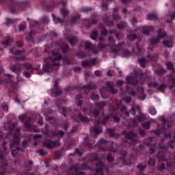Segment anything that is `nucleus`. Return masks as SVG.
Masks as SVG:
<instances>
[{
  "label": "nucleus",
  "mask_w": 175,
  "mask_h": 175,
  "mask_svg": "<svg viewBox=\"0 0 175 175\" xmlns=\"http://www.w3.org/2000/svg\"><path fill=\"white\" fill-rule=\"evenodd\" d=\"M4 127L9 128L10 132L14 133L13 140L12 141V144L10 146L12 150V154L14 157L20 151V148L17 147L20 144V137H18V135H20V129L16 126V123L11 122L5 123Z\"/></svg>",
  "instance_id": "1"
},
{
  "label": "nucleus",
  "mask_w": 175,
  "mask_h": 175,
  "mask_svg": "<svg viewBox=\"0 0 175 175\" xmlns=\"http://www.w3.org/2000/svg\"><path fill=\"white\" fill-rule=\"evenodd\" d=\"M51 55L52 57H48L44 60L43 70L44 72H53L54 69H56V66H59L61 64L62 56L58 51H52Z\"/></svg>",
  "instance_id": "2"
},
{
  "label": "nucleus",
  "mask_w": 175,
  "mask_h": 175,
  "mask_svg": "<svg viewBox=\"0 0 175 175\" xmlns=\"http://www.w3.org/2000/svg\"><path fill=\"white\" fill-rule=\"evenodd\" d=\"M6 142H3V148L4 151L0 150V175L5 174V167L8 166V161L5 157L8 155V152H6V146L5 145Z\"/></svg>",
  "instance_id": "3"
},
{
  "label": "nucleus",
  "mask_w": 175,
  "mask_h": 175,
  "mask_svg": "<svg viewBox=\"0 0 175 175\" xmlns=\"http://www.w3.org/2000/svg\"><path fill=\"white\" fill-rule=\"evenodd\" d=\"M109 46L112 50V53H115V54H118V51H120V50H122L125 42H120L118 44V45H116V40H114V38L113 37H109Z\"/></svg>",
  "instance_id": "4"
},
{
  "label": "nucleus",
  "mask_w": 175,
  "mask_h": 175,
  "mask_svg": "<svg viewBox=\"0 0 175 175\" xmlns=\"http://www.w3.org/2000/svg\"><path fill=\"white\" fill-rule=\"evenodd\" d=\"M143 72H137L135 77L129 76L126 78V81L129 84H132V85H136L137 84V79H140V80H143Z\"/></svg>",
  "instance_id": "5"
},
{
  "label": "nucleus",
  "mask_w": 175,
  "mask_h": 175,
  "mask_svg": "<svg viewBox=\"0 0 175 175\" xmlns=\"http://www.w3.org/2000/svg\"><path fill=\"white\" fill-rule=\"evenodd\" d=\"M164 38H166V33L165 32V30L163 29H160L158 31L157 38H152L150 43L152 45L156 44V43H159L161 39H164Z\"/></svg>",
  "instance_id": "6"
},
{
  "label": "nucleus",
  "mask_w": 175,
  "mask_h": 175,
  "mask_svg": "<svg viewBox=\"0 0 175 175\" xmlns=\"http://www.w3.org/2000/svg\"><path fill=\"white\" fill-rule=\"evenodd\" d=\"M21 68H25L26 69H31L32 68V65L28 64H23L21 63L20 65V67L18 66H12L10 67V69L12 70V72H15L16 73H18L21 72Z\"/></svg>",
  "instance_id": "7"
},
{
  "label": "nucleus",
  "mask_w": 175,
  "mask_h": 175,
  "mask_svg": "<svg viewBox=\"0 0 175 175\" xmlns=\"http://www.w3.org/2000/svg\"><path fill=\"white\" fill-rule=\"evenodd\" d=\"M44 147H46V148H54V147H59L61 146V144L59 142H51L50 140H47L43 142Z\"/></svg>",
  "instance_id": "8"
},
{
  "label": "nucleus",
  "mask_w": 175,
  "mask_h": 175,
  "mask_svg": "<svg viewBox=\"0 0 175 175\" xmlns=\"http://www.w3.org/2000/svg\"><path fill=\"white\" fill-rule=\"evenodd\" d=\"M137 31H142V33H144V35H148V33H150V32H151V31H154V27H152V26H150V27H138L135 30V32H137Z\"/></svg>",
  "instance_id": "9"
},
{
  "label": "nucleus",
  "mask_w": 175,
  "mask_h": 175,
  "mask_svg": "<svg viewBox=\"0 0 175 175\" xmlns=\"http://www.w3.org/2000/svg\"><path fill=\"white\" fill-rule=\"evenodd\" d=\"M122 133H123L124 136H125V137L129 139V140H131L133 143H135V142H136V135L135 133H133V132L130 131L129 133H126V131H123Z\"/></svg>",
  "instance_id": "10"
},
{
  "label": "nucleus",
  "mask_w": 175,
  "mask_h": 175,
  "mask_svg": "<svg viewBox=\"0 0 175 175\" xmlns=\"http://www.w3.org/2000/svg\"><path fill=\"white\" fill-rule=\"evenodd\" d=\"M85 45L87 50H88L89 51H92L94 54H98V50H96V48H95L94 45H92L91 44V42L90 41L85 42Z\"/></svg>",
  "instance_id": "11"
},
{
  "label": "nucleus",
  "mask_w": 175,
  "mask_h": 175,
  "mask_svg": "<svg viewBox=\"0 0 175 175\" xmlns=\"http://www.w3.org/2000/svg\"><path fill=\"white\" fill-rule=\"evenodd\" d=\"M51 95H55V96H58L59 94H61V89L58 88V81H55L54 84V89L51 90Z\"/></svg>",
  "instance_id": "12"
},
{
  "label": "nucleus",
  "mask_w": 175,
  "mask_h": 175,
  "mask_svg": "<svg viewBox=\"0 0 175 175\" xmlns=\"http://www.w3.org/2000/svg\"><path fill=\"white\" fill-rule=\"evenodd\" d=\"M95 64H96V59H93L91 60H86L82 62V66L84 68H87L88 66H95Z\"/></svg>",
  "instance_id": "13"
},
{
  "label": "nucleus",
  "mask_w": 175,
  "mask_h": 175,
  "mask_svg": "<svg viewBox=\"0 0 175 175\" xmlns=\"http://www.w3.org/2000/svg\"><path fill=\"white\" fill-rule=\"evenodd\" d=\"M106 85H107L109 91L111 94H117V92H118V91L117 90L114 89V83H113V82H107Z\"/></svg>",
  "instance_id": "14"
},
{
  "label": "nucleus",
  "mask_w": 175,
  "mask_h": 175,
  "mask_svg": "<svg viewBox=\"0 0 175 175\" xmlns=\"http://www.w3.org/2000/svg\"><path fill=\"white\" fill-rule=\"evenodd\" d=\"M138 91V98L141 100H144L146 99V94H144V89L143 88H140L139 89H137Z\"/></svg>",
  "instance_id": "15"
},
{
  "label": "nucleus",
  "mask_w": 175,
  "mask_h": 175,
  "mask_svg": "<svg viewBox=\"0 0 175 175\" xmlns=\"http://www.w3.org/2000/svg\"><path fill=\"white\" fill-rule=\"evenodd\" d=\"M100 92L101 94L102 98L104 99H106L107 98L109 97V91L106 89L105 87L102 88L100 89Z\"/></svg>",
  "instance_id": "16"
},
{
  "label": "nucleus",
  "mask_w": 175,
  "mask_h": 175,
  "mask_svg": "<svg viewBox=\"0 0 175 175\" xmlns=\"http://www.w3.org/2000/svg\"><path fill=\"white\" fill-rule=\"evenodd\" d=\"M159 118H160L161 121H162V122H164L163 124V129H167V128H170V123L169 121L165 120V117L160 116Z\"/></svg>",
  "instance_id": "17"
},
{
  "label": "nucleus",
  "mask_w": 175,
  "mask_h": 175,
  "mask_svg": "<svg viewBox=\"0 0 175 175\" xmlns=\"http://www.w3.org/2000/svg\"><path fill=\"white\" fill-rule=\"evenodd\" d=\"M16 85H17V83H12V86L8 90L10 94H17V91H18V88Z\"/></svg>",
  "instance_id": "18"
},
{
  "label": "nucleus",
  "mask_w": 175,
  "mask_h": 175,
  "mask_svg": "<svg viewBox=\"0 0 175 175\" xmlns=\"http://www.w3.org/2000/svg\"><path fill=\"white\" fill-rule=\"evenodd\" d=\"M173 45H174V43L172 38H168L167 40H165L163 42V46L165 47H172Z\"/></svg>",
  "instance_id": "19"
},
{
  "label": "nucleus",
  "mask_w": 175,
  "mask_h": 175,
  "mask_svg": "<svg viewBox=\"0 0 175 175\" xmlns=\"http://www.w3.org/2000/svg\"><path fill=\"white\" fill-rule=\"evenodd\" d=\"M67 39L71 46H75V44H76V43L77 42V38L75 36L67 37Z\"/></svg>",
  "instance_id": "20"
},
{
  "label": "nucleus",
  "mask_w": 175,
  "mask_h": 175,
  "mask_svg": "<svg viewBox=\"0 0 175 175\" xmlns=\"http://www.w3.org/2000/svg\"><path fill=\"white\" fill-rule=\"evenodd\" d=\"M103 170V163L102 161H100L98 164L96 165V173H102V170Z\"/></svg>",
  "instance_id": "21"
},
{
  "label": "nucleus",
  "mask_w": 175,
  "mask_h": 175,
  "mask_svg": "<svg viewBox=\"0 0 175 175\" xmlns=\"http://www.w3.org/2000/svg\"><path fill=\"white\" fill-rule=\"evenodd\" d=\"M56 106L58 108L59 113H61L62 116H64V117H66V113H65V112L66 111V108L64 107H59V105L57 103H56Z\"/></svg>",
  "instance_id": "22"
},
{
  "label": "nucleus",
  "mask_w": 175,
  "mask_h": 175,
  "mask_svg": "<svg viewBox=\"0 0 175 175\" xmlns=\"http://www.w3.org/2000/svg\"><path fill=\"white\" fill-rule=\"evenodd\" d=\"M52 17L53 18V21H54L55 24H58L59 23L63 22V20L61 19V18L55 16V15H54V14H52Z\"/></svg>",
  "instance_id": "23"
},
{
  "label": "nucleus",
  "mask_w": 175,
  "mask_h": 175,
  "mask_svg": "<svg viewBox=\"0 0 175 175\" xmlns=\"http://www.w3.org/2000/svg\"><path fill=\"white\" fill-rule=\"evenodd\" d=\"M90 117H98V116H99V111H96V110H93V109H91L90 111Z\"/></svg>",
  "instance_id": "24"
},
{
  "label": "nucleus",
  "mask_w": 175,
  "mask_h": 175,
  "mask_svg": "<svg viewBox=\"0 0 175 175\" xmlns=\"http://www.w3.org/2000/svg\"><path fill=\"white\" fill-rule=\"evenodd\" d=\"M94 87L95 86L94 85L88 84L86 86H83V89L84 90V91H85L87 94V91H91V90H94Z\"/></svg>",
  "instance_id": "25"
},
{
  "label": "nucleus",
  "mask_w": 175,
  "mask_h": 175,
  "mask_svg": "<svg viewBox=\"0 0 175 175\" xmlns=\"http://www.w3.org/2000/svg\"><path fill=\"white\" fill-rule=\"evenodd\" d=\"M78 118L79 120H80L81 121H82L83 122H90V119H88V118L87 117H84L83 116V115L79 114L78 116Z\"/></svg>",
  "instance_id": "26"
},
{
  "label": "nucleus",
  "mask_w": 175,
  "mask_h": 175,
  "mask_svg": "<svg viewBox=\"0 0 175 175\" xmlns=\"http://www.w3.org/2000/svg\"><path fill=\"white\" fill-rule=\"evenodd\" d=\"M135 111L140 112V107L139 106H137L135 108L133 107L131 108V109L130 110V113H131V114H133V116H135V114L136 113Z\"/></svg>",
  "instance_id": "27"
},
{
  "label": "nucleus",
  "mask_w": 175,
  "mask_h": 175,
  "mask_svg": "<svg viewBox=\"0 0 175 175\" xmlns=\"http://www.w3.org/2000/svg\"><path fill=\"white\" fill-rule=\"evenodd\" d=\"M117 27L118 29H124L126 27V23L125 22H121L117 24Z\"/></svg>",
  "instance_id": "28"
},
{
  "label": "nucleus",
  "mask_w": 175,
  "mask_h": 175,
  "mask_svg": "<svg viewBox=\"0 0 175 175\" xmlns=\"http://www.w3.org/2000/svg\"><path fill=\"white\" fill-rule=\"evenodd\" d=\"M138 62L142 68H145L146 62H147V60H146L144 58H142L138 60Z\"/></svg>",
  "instance_id": "29"
},
{
  "label": "nucleus",
  "mask_w": 175,
  "mask_h": 175,
  "mask_svg": "<svg viewBox=\"0 0 175 175\" xmlns=\"http://www.w3.org/2000/svg\"><path fill=\"white\" fill-rule=\"evenodd\" d=\"M137 120L139 122H142L146 120V115L139 113V116L137 117Z\"/></svg>",
  "instance_id": "30"
},
{
  "label": "nucleus",
  "mask_w": 175,
  "mask_h": 175,
  "mask_svg": "<svg viewBox=\"0 0 175 175\" xmlns=\"http://www.w3.org/2000/svg\"><path fill=\"white\" fill-rule=\"evenodd\" d=\"M106 106V103L101 102L96 104V108L98 109V110H100L103 107H105Z\"/></svg>",
  "instance_id": "31"
},
{
  "label": "nucleus",
  "mask_w": 175,
  "mask_h": 175,
  "mask_svg": "<svg viewBox=\"0 0 175 175\" xmlns=\"http://www.w3.org/2000/svg\"><path fill=\"white\" fill-rule=\"evenodd\" d=\"M61 49L64 53H66L69 49V46H68V44L63 43L61 45Z\"/></svg>",
  "instance_id": "32"
},
{
  "label": "nucleus",
  "mask_w": 175,
  "mask_h": 175,
  "mask_svg": "<svg viewBox=\"0 0 175 175\" xmlns=\"http://www.w3.org/2000/svg\"><path fill=\"white\" fill-rule=\"evenodd\" d=\"M146 17L148 20H157V18H158L157 15L152 14H148Z\"/></svg>",
  "instance_id": "33"
},
{
  "label": "nucleus",
  "mask_w": 175,
  "mask_h": 175,
  "mask_svg": "<svg viewBox=\"0 0 175 175\" xmlns=\"http://www.w3.org/2000/svg\"><path fill=\"white\" fill-rule=\"evenodd\" d=\"M97 36H98V31L94 30L92 33V36H90V38L91 39H92V40H96Z\"/></svg>",
  "instance_id": "34"
},
{
  "label": "nucleus",
  "mask_w": 175,
  "mask_h": 175,
  "mask_svg": "<svg viewBox=\"0 0 175 175\" xmlns=\"http://www.w3.org/2000/svg\"><path fill=\"white\" fill-rule=\"evenodd\" d=\"M166 87V85L162 84L160 86L157 88V91L159 92H163L165 91V88Z\"/></svg>",
  "instance_id": "35"
},
{
  "label": "nucleus",
  "mask_w": 175,
  "mask_h": 175,
  "mask_svg": "<svg viewBox=\"0 0 175 175\" xmlns=\"http://www.w3.org/2000/svg\"><path fill=\"white\" fill-rule=\"evenodd\" d=\"M93 131L96 133V135H99V133H102V129L98 127H94Z\"/></svg>",
  "instance_id": "36"
},
{
  "label": "nucleus",
  "mask_w": 175,
  "mask_h": 175,
  "mask_svg": "<svg viewBox=\"0 0 175 175\" xmlns=\"http://www.w3.org/2000/svg\"><path fill=\"white\" fill-rule=\"evenodd\" d=\"M148 85L149 88H155V87H158V82L149 83Z\"/></svg>",
  "instance_id": "37"
},
{
  "label": "nucleus",
  "mask_w": 175,
  "mask_h": 175,
  "mask_svg": "<svg viewBox=\"0 0 175 175\" xmlns=\"http://www.w3.org/2000/svg\"><path fill=\"white\" fill-rule=\"evenodd\" d=\"M9 42H10V37L8 36L7 40L2 42L3 46L8 47L9 46Z\"/></svg>",
  "instance_id": "38"
},
{
  "label": "nucleus",
  "mask_w": 175,
  "mask_h": 175,
  "mask_svg": "<svg viewBox=\"0 0 175 175\" xmlns=\"http://www.w3.org/2000/svg\"><path fill=\"white\" fill-rule=\"evenodd\" d=\"M64 131H59L57 133H55L53 134V136H57L58 137H62V136H64Z\"/></svg>",
  "instance_id": "39"
},
{
  "label": "nucleus",
  "mask_w": 175,
  "mask_h": 175,
  "mask_svg": "<svg viewBox=\"0 0 175 175\" xmlns=\"http://www.w3.org/2000/svg\"><path fill=\"white\" fill-rule=\"evenodd\" d=\"M91 100H99V95L92 94L91 96Z\"/></svg>",
  "instance_id": "40"
},
{
  "label": "nucleus",
  "mask_w": 175,
  "mask_h": 175,
  "mask_svg": "<svg viewBox=\"0 0 175 175\" xmlns=\"http://www.w3.org/2000/svg\"><path fill=\"white\" fill-rule=\"evenodd\" d=\"M130 125L131 126H136V125H137V122L136 119H131L130 120Z\"/></svg>",
  "instance_id": "41"
},
{
  "label": "nucleus",
  "mask_w": 175,
  "mask_h": 175,
  "mask_svg": "<svg viewBox=\"0 0 175 175\" xmlns=\"http://www.w3.org/2000/svg\"><path fill=\"white\" fill-rule=\"evenodd\" d=\"M1 107L4 111H9V107H8V104L6 103H3L1 105Z\"/></svg>",
  "instance_id": "42"
},
{
  "label": "nucleus",
  "mask_w": 175,
  "mask_h": 175,
  "mask_svg": "<svg viewBox=\"0 0 175 175\" xmlns=\"http://www.w3.org/2000/svg\"><path fill=\"white\" fill-rule=\"evenodd\" d=\"M62 12V16H64V17H65V16H67V14L69 13V12L68 11V10H66V8H64L61 10Z\"/></svg>",
  "instance_id": "43"
},
{
  "label": "nucleus",
  "mask_w": 175,
  "mask_h": 175,
  "mask_svg": "<svg viewBox=\"0 0 175 175\" xmlns=\"http://www.w3.org/2000/svg\"><path fill=\"white\" fill-rule=\"evenodd\" d=\"M137 55H142L144 51L142 48L139 47V44H137Z\"/></svg>",
  "instance_id": "44"
},
{
  "label": "nucleus",
  "mask_w": 175,
  "mask_h": 175,
  "mask_svg": "<svg viewBox=\"0 0 175 175\" xmlns=\"http://www.w3.org/2000/svg\"><path fill=\"white\" fill-rule=\"evenodd\" d=\"M148 164L150 166H154V165H155V158H154V157L150 158L149 159Z\"/></svg>",
  "instance_id": "45"
},
{
  "label": "nucleus",
  "mask_w": 175,
  "mask_h": 175,
  "mask_svg": "<svg viewBox=\"0 0 175 175\" xmlns=\"http://www.w3.org/2000/svg\"><path fill=\"white\" fill-rule=\"evenodd\" d=\"M5 76L8 79V80L5 81V83H10L13 77H12L10 74L5 75Z\"/></svg>",
  "instance_id": "46"
},
{
  "label": "nucleus",
  "mask_w": 175,
  "mask_h": 175,
  "mask_svg": "<svg viewBox=\"0 0 175 175\" xmlns=\"http://www.w3.org/2000/svg\"><path fill=\"white\" fill-rule=\"evenodd\" d=\"M127 38L129 40H135L136 39V34L127 35Z\"/></svg>",
  "instance_id": "47"
},
{
  "label": "nucleus",
  "mask_w": 175,
  "mask_h": 175,
  "mask_svg": "<svg viewBox=\"0 0 175 175\" xmlns=\"http://www.w3.org/2000/svg\"><path fill=\"white\" fill-rule=\"evenodd\" d=\"M82 98L81 95H79L77 96V99H78V103H77V106H81L82 100H81Z\"/></svg>",
  "instance_id": "48"
},
{
  "label": "nucleus",
  "mask_w": 175,
  "mask_h": 175,
  "mask_svg": "<svg viewBox=\"0 0 175 175\" xmlns=\"http://www.w3.org/2000/svg\"><path fill=\"white\" fill-rule=\"evenodd\" d=\"M149 113L152 116H155L157 114V110L154 108H150L149 109Z\"/></svg>",
  "instance_id": "49"
},
{
  "label": "nucleus",
  "mask_w": 175,
  "mask_h": 175,
  "mask_svg": "<svg viewBox=\"0 0 175 175\" xmlns=\"http://www.w3.org/2000/svg\"><path fill=\"white\" fill-rule=\"evenodd\" d=\"M37 118H40V120L38 122V124L39 125H43V118L40 117V115H36Z\"/></svg>",
  "instance_id": "50"
},
{
  "label": "nucleus",
  "mask_w": 175,
  "mask_h": 175,
  "mask_svg": "<svg viewBox=\"0 0 175 175\" xmlns=\"http://www.w3.org/2000/svg\"><path fill=\"white\" fill-rule=\"evenodd\" d=\"M165 65H166L167 69H170V70L173 69V63H172V62H167L165 64Z\"/></svg>",
  "instance_id": "51"
},
{
  "label": "nucleus",
  "mask_w": 175,
  "mask_h": 175,
  "mask_svg": "<svg viewBox=\"0 0 175 175\" xmlns=\"http://www.w3.org/2000/svg\"><path fill=\"white\" fill-rule=\"evenodd\" d=\"M36 152H38V154L41 155V157H43L44 155H46V151H44L43 150H38L36 151Z\"/></svg>",
  "instance_id": "52"
},
{
  "label": "nucleus",
  "mask_w": 175,
  "mask_h": 175,
  "mask_svg": "<svg viewBox=\"0 0 175 175\" xmlns=\"http://www.w3.org/2000/svg\"><path fill=\"white\" fill-rule=\"evenodd\" d=\"M32 35H33V31L31 30L29 34L26 37L27 40H31V39H32Z\"/></svg>",
  "instance_id": "53"
},
{
  "label": "nucleus",
  "mask_w": 175,
  "mask_h": 175,
  "mask_svg": "<svg viewBox=\"0 0 175 175\" xmlns=\"http://www.w3.org/2000/svg\"><path fill=\"white\" fill-rule=\"evenodd\" d=\"M24 125L26 128H30V126H31V118H29L28 122H25Z\"/></svg>",
  "instance_id": "54"
},
{
  "label": "nucleus",
  "mask_w": 175,
  "mask_h": 175,
  "mask_svg": "<svg viewBox=\"0 0 175 175\" xmlns=\"http://www.w3.org/2000/svg\"><path fill=\"white\" fill-rule=\"evenodd\" d=\"M126 90L127 91V92H129V94H130V95H136V93L135 92V91H132L131 92V88L126 87Z\"/></svg>",
  "instance_id": "55"
},
{
  "label": "nucleus",
  "mask_w": 175,
  "mask_h": 175,
  "mask_svg": "<svg viewBox=\"0 0 175 175\" xmlns=\"http://www.w3.org/2000/svg\"><path fill=\"white\" fill-rule=\"evenodd\" d=\"M10 52H11L12 54H15L16 55H20V53H23V51H16L15 52H13V49H10Z\"/></svg>",
  "instance_id": "56"
},
{
  "label": "nucleus",
  "mask_w": 175,
  "mask_h": 175,
  "mask_svg": "<svg viewBox=\"0 0 175 175\" xmlns=\"http://www.w3.org/2000/svg\"><path fill=\"white\" fill-rule=\"evenodd\" d=\"M108 132L109 133V136L113 137L114 136V129H108Z\"/></svg>",
  "instance_id": "57"
},
{
  "label": "nucleus",
  "mask_w": 175,
  "mask_h": 175,
  "mask_svg": "<svg viewBox=\"0 0 175 175\" xmlns=\"http://www.w3.org/2000/svg\"><path fill=\"white\" fill-rule=\"evenodd\" d=\"M138 169H139L141 171L144 170V169L146 167V165L139 164L137 165Z\"/></svg>",
  "instance_id": "58"
},
{
  "label": "nucleus",
  "mask_w": 175,
  "mask_h": 175,
  "mask_svg": "<svg viewBox=\"0 0 175 175\" xmlns=\"http://www.w3.org/2000/svg\"><path fill=\"white\" fill-rule=\"evenodd\" d=\"M142 126L144 128H145V129H148V128H150V122H147L144 124H142Z\"/></svg>",
  "instance_id": "59"
},
{
  "label": "nucleus",
  "mask_w": 175,
  "mask_h": 175,
  "mask_svg": "<svg viewBox=\"0 0 175 175\" xmlns=\"http://www.w3.org/2000/svg\"><path fill=\"white\" fill-rule=\"evenodd\" d=\"M113 156H111V154H109L107 157V160L108 161V162H113Z\"/></svg>",
  "instance_id": "60"
},
{
  "label": "nucleus",
  "mask_w": 175,
  "mask_h": 175,
  "mask_svg": "<svg viewBox=\"0 0 175 175\" xmlns=\"http://www.w3.org/2000/svg\"><path fill=\"white\" fill-rule=\"evenodd\" d=\"M102 29L101 35H103V36H106V35H107V31H106V29L103 28V27H102Z\"/></svg>",
  "instance_id": "61"
},
{
  "label": "nucleus",
  "mask_w": 175,
  "mask_h": 175,
  "mask_svg": "<svg viewBox=\"0 0 175 175\" xmlns=\"http://www.w3.org/2000/svg\"><path fill=\"white\" fill-rule=\"evenodd\" d=\"M105 47H106V45H103V44H102V43H99V44H98V48H99L100 50H101L102 51H103V50H105Z\"/></svg>",
  "instance_id": "62"
},
{
  "label": "nucleus",
  "mask_w": 175,
  "mask_h": 175,
  "mask_svg": "<svg viewBox=\"0 0 175 175\" xmlns=\"http://www.w3.org/2000/svg\"><path fill=\"white\" fill-rule=\"evenodd\" d=\"M124 100H126V103H129L132 100V97L127 96V97L124 98Z\"/></svg>",
  "instance_id": "63"
},
{
  "label": "nucleus",
  "mask_w": 175,
  "mask_h": 175,
  "mask_svg": "<svg viewBox=\"0 0 175 175\" xmlns=\"http://www.w3.org/2000/svg\"><path fill=\"white\" fill-rule=\"evenodd\" d=\"M42 22L44 24H49V18H47V17H44V18L42 19Z\"/></svg>",
  "instance_id": "64"
}]
</instances>
